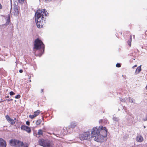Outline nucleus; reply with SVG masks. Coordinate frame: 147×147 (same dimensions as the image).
Wrapping results in <instances>:
<instances>
[{
	"label": "nucleus",
	"instance_id": "f257e3e1",
	"mask_svg": "<svg viewBox=\"0 0 147 147\" xmlns=\"http://www.w3.org/2000/svg\"><path fill=\"white\" fill-rule=\"evenodd\" d=\"M107 129L105 127H96L93 128L91 135V138H94V140L97 142H102L107 136Z\"/></svg>",
	"mask_w": 147,
	"mask_h": 147
},
{
	"label": "nucleus",
	"instance_id": "f03ea898",
	"mask_svg": "<svg viewBox=\"0 0 147 147\" xmlns=\"http://www.w3.org/2000/svg\"><path fill=\"white\" fill-rule=\"evenodd\" d=\"M48 13L45 9L37 10L35 13V21L36 25L39 28H42V27L43 20L45 21L46 18H45L44 16H46Z\"/></svg>",
	"mask_w": 147,
	"mask_h": 147
},
{
	"label": "nucleus",
	"instance_id": "7ed1b4c3",
	"mask_svg": "<svg viewBox=\"0 0 147 147\" xmlns=\"http://www.w3.org/2000/svg\"><path fill=\"white\" fill-rule=\"evenodd\" d=\"M34 45V49L38 50L41 49L42 47L43 48V51H44V45L42 42L38 38H37L35 40Z\"/></svg>",
	"mask_w": 147,
	"mask_h": 147
},
{
	"label": "nucleus",
	"instance_id": "20e7f679",
	"mask_svg": "<svg viewBox=\"0 0 147 147\" xmlns=\"http://www.w3.org/2000/svg\"><path fill=\"white\" fill-rule=\"evenodd\" d=\"M11 145L15 147H20L22 144V142L17 140H11L10 141Z\"/></svg>",
	"mask_w": 147,
	"mask_h": 147
},
{
	"label": "nucleus",
	"instance_id": "39448f33",
	"mask_svg": "<svg viewBox=\"0 0 147 147\" xmlns=\"http://www.w3.org/2000/svg\"><path fill=\"white\" fill-rule=\"evenodd\" d=\"M90 132L87 131L84 133L80 134L79 136V138L81 140H88L90 138H88V137L90 136Z\"/></svg>",
	"mask_w": 147,
	"mask_h": 147
},
{
	"label": "nucleus",
	"instance_id": "423d86ee",
	"mask_svg": "<svg viewBox=\"0 0 147 147\" xmlns=\"http://www.w3.org/2000/svg\"><path fill=\"white\" fill-rule=\"evenodd\" d=\"M21 129L22 130H24L27 131L28 133H30L31 130L30 128L25 125H22L21 126Z\"/></svg>",
	"mask_w": 147,
	"mask_h": 147
},
{
	"label": "nucleus",
	"instance_id": "0eeeda50",
	"mask_svg": "<svg viewBox=\"0 0 147 147\" xmlns=\"http://www.w3.org/2000/svg\"><path fill=\"white\" fill-rule=\"evenodd\" d=\"M5 118L6 120L11 125H13L15 123V122L13 119L11 118L8 115H7L5 116Z\"/></svg>",
	"mask_w": 147,
	"mask_h": 147
},
{
	"label": "nucleus",
	"instance_id": "6e6552de",
	"mask_svg": "<svg viewBox=\"0 0 147 147\" xmlns=\"http://www.w3.org/2000/svg\"><path fill=\"white\" fill-rule=\"evenodd\" d=\"M13 13L16 16L18 15L19 13L18 6L16 4H15L14 5Z\"/></svg>",
	"mask_w": 147,
	"mask_h": 147
},
{
	"label": "nucleus",
	"instance_id": "1a4fd4ad",
	"mask_svg": "<svg viewBox=\"0 0 147 147\" xmlns=\"http://www.w3.org/2000/svg\"><path fill=\"white\" fill-rule=\"evenodd\" d=\"M6 142L2 138H0V147H6Z\"/></svg>",
	"mask_w": 147,
	"mask_h": 147
},
{
	"label": "nucleus",
	"instance_id": "9d476101",
	"mask_svg": "<svg viewBox=\"0 0 147 147\" xmlns=\"http://www.w3.org/2000/svg\"><path fill=\"white\" fill-rule=\"evenodd\" d=\"M136 141L138 142H141L143 140V138L142 136L140 135H139L136 137Z\"/></svg>",
	"mask_w": 147,
	"mask_h": 147
},
{
	"label": "nucleus",
	"instance_id": "9b49d317",
	"mask_svg": "<svg viewBox=\"0 0 147 147\" xmlns=\"http://www.w3.org/2000/svg\"><path fill=\"white\" fill-rule=\"evenodd\" d=\"M141 65L137 67L135 72V74L137 75L139 74L141 70Z\"/></svg>",
	"mask_w": 147,
	"mask_h": 147
},
{
	"label": "nucleus",
	"instance_id": "f8f14e48",
	"mask_svg": "<svg viewBox=\"0 0 147 147\" xmlns=\"http://www.w3.org/2000/svg\"><path fill=\"white\" fill-rule=\"evenodd\" d=\"M43 134V131L42 130L40 129L38 130V134H36L35 136L37 137H39L40 136L39 135H42Z\"/></svg>",
	"mask_w": 147,
	"mask_h": 147
},
{
	"label": "nucleus",
	"instance_id": "ddd939ff",
	"mask_svg": "<svg viewBox=\"0 0 147 147\" xmlns=\"http://www.w3.org/2000/svg\"><path fill=\"white\" fill-rule=\"evenodd\" d=\"M77 126V124L76 123H71L70 125L69 126V127L72 128H75V127H76Z\"/></svg>",
	"mask_w": 147,
	"mask_h": 147
},
{
	"label": "nucleus",
	"instance_id": "4468645a",
	"mask_svg": "<svg viewBox=\"0 0 147 147\" xmlns=\"http://www.w3.org/2000/svg\"><path fill=\"white\" fill-rule=\"evenodd\" d=\"M44 147H51V144L49 142L45 141Z\"/></svg>",
	"mask_w": 147,
	"mask_h": 147
},
{
	"label": "nucleus",
	"instance_id": "2eb2a0df",
	"mask_svg": "<svg viewBox=\"0 0 147 147\" xmlns=\"http://www.w3.org/2000/svg\"><path fill=\"white\" fill-rule=\"evenodd\" d=\"M45 141L42 140H40L39 141V143L41 146H43L44 147L45 145Z\"/></svg>",
	"mask_w": 147,
	"mask_h": 147
},
{
	"label": "nucleus",
	"instance_id": "dca6fc26",
	"mask_svg": "<svg viewBox=\"0 0 147 147\" xmlns=\"http://www.w3.org/2000/svg\"><path fill=\"white\" fill-rule=\"evenodd\" d=\"M22 146H20L21 147H28V144L26 142L24 143L22 142Z\"/></svg>",
	"mask_w": 147,
	"mask_h": 147
},
{
	"label": "nucleus",
	"instance_id": "f3484780",
	"mask_svg": "<svg viewBox=\"0 0 147 147\" xmlns=\"http://www.w3.org/2000/svg\"><path fill=\"white\" fill-rule=\"evenodd\" d=\"M10 22V16H8V18L6 22V25H8L9 24V23Z\"/></svg>",
	"mask_w": 147,
	"mask_h": 147
},
{
	"label": "nucleus",
	"instance_id": "a211bd4d",
	"mask_svg": "<svg viewBox=\"0 0 147 147\" xmlns=\"http://www.w3.org/2000/svg\"><path fill=\"white\" fill-rule=\"evenodd\" d=\"M41 122L42 121L41 119H39L36 122V123L37 125H38L40 124Z\"/></svg>",
	"mask_w": 147,
	"mask_h": 147
},
{
	"label": "nucleus",
	"instance_id": "6ab92c4d",
	"mask_svg": "<svg viewBox=\"0 0 147 147\" xmlns=\"http://www.w3.org/2000/svg\"><path fill=\"white\" fill-rule=\"evenodd\" d=\"M113 119L114 121L116 122L118 121L119 120V119L118 118L115 117H113Z\"/></svg>",
	"mask_w": 147,
	"mask_h": 147
},
{
	"label": "nucleus",
	"instance_id": "aec40b11",
	"mask_svg": "<svg viewBox=\"0 0 147 147\" xmlns=\"http://www.w3.org/2000/svg\"><path fill=\"white\" fill-rule=\"evenodd\" d=\"M36 116V115H35L34 114L33 115H29V117L31 119H32L34 118Z\"/></svg>",
	"mask_w": 147,
	"mask_h": 147
},
{
	"label": "nucleus",
	"instance_id": "412c9836",
	"mask_svg": "<svg viewBox=\"0 0 147 147\" xmlns=\"http://www.w3.org/2000/svg\"><path fill=\"white\" fill-rule=\"evenodd\" d=\"M129 101L130 102L134 103V99L133 98L129 97Z\"/></svg>",
	"mask_w": 147,
	"mask_h": 147
},
{
	"label": "nucleus",
	"instance_id": "4be33fe9",
	"mask_svg": "<svg viewBox=\"0 0 147 147\" xmlns=\"http://www.w3.org/2000/svg\"><path fill=\"white\" fill-rule=\"evenodd\" d=\"M40 111L39 110H37L34 112V114L36 115V116L39 114Z\"/></svg>",
	"mask_w": 147,
	"mask_h": 147
},
{
	"label": "nucleus",
	"instance_id": "5701e85b",
	"mask_svg": "<svg viewBox=\"0 0 147 147\" xmlns=\"http://www.w3.org/2000/svg\"><path fill=\"white\" fill-rule=\"evenodd\" d=\"M120 101L124 102L126 100V98H120Z\"/></svg>",
	"mask_w": 147,
	"mask_h": 147
},
{
	"label": "nucleus",
	"instance_id": "b1692460",
	"mask_svg": "<svg viewBox=\"0 0 147 147\" xmlns=\"http://www.w3.org/2000/svg\"><path fill=\"white\" fill-rule=\"evenodd\" d=\"M131 38H132V36H130V39H131V41H130V42H129L128 43V45L130 47L131 46Z\"/></svg>",
	"mask_w": 147,
	"mask_h": 147
},
{
	"label": "nucleus",
	"instance_id": "393cba45",
	"mask_svg": "<svg viewBox=\"0 0 147 147\" xmlns=\"http://www.w3.org/2000/svg\"><path fill=\"white\" fill-rule=\"evenodd\" d=\"M21 97V96L19 94H18L16 96L15 98H20Z\"/></svg>",
	"mask_w": 147,
	"mask_h": 147
},
{
	"label": "nucleus",
	"instance_id": "a878e982",
	"mask_svg": "<svg viewBox=\"0 0 147 147\" xmlns=\"http://www.w3.org/2000/svg\"><path fill=\"white\" fill-rule=\"evenodd\" d=\"M116 67H121V64L119 63H117L116 65Z\"/></svg>",
	"mask_w": 147,
	"mask_h": 147
},
{
	"label": "nucleus",
	"instance_id": "bb28decb",
	"mask_svg": "<svg viewBox=\"0 0 147 147\" xmlns=\"http://www.w3.org/2000/svg\"><path fill=\"white\" fill-rule=\"evenodd\" d=\"M10 95L11 96L14 95L15 93L13 91H11L9 93Z\"/></svg>",
	"mask_w": 147,
	"mask_h": 147
},
{
	"label": "nucleus",
	"instance_id": "cd10ccee",
	"mask_svg": "<svg viewBox=\"0 0 147 147\" xmlns=\"http://www.w3.org/2000/svg\"><path fill=\"white\" fill-rule=\"evenodd\" d=\"M18 1L20 3H22L24 1V0H18Z\"/></svg>",
	"mask_w": 147,
	"mask_h": 147
},
{
	"label": "nucleus",
	"instance_id": "c85d7f7f",
	"mask_svg": "<svg viewBox=\"0 0 147 147\" xmlns=\"http://www.w3.org/2000/svg\"><path fill=\"white\" fill-rule=\"evenodd\" d=\"M30 123L28 121H27L26 122V124L28 125H30Z\"/></svg>",
	"mask_w": 147,
	"mask_h": 147
},
{
	"label": "nucleus",
	"instance_id": "c756f323",
	"mask_svg": "<svg viewBox=\"0 0 147 147\" xmlns=\"http://www.w3.org/2000/svg\"><path fill=\"white\" fill-rule=\"evenodd\" d=\"M19 72L20 73H22L23 72V71L22 69H20L19 70Z\"/></svg>",
	"mask_w": 147,
	"mask_h": 147
},
{
	"label": "nucleus",
	"instance_id": "7c9ffc66",
	"mask_svg": "<svg viewBox=\"0 0 147 147\" xmlns=\"http://www.w3.org/2000/svg\"><path fill=\"white\" fill-rule=\"evenodd\" d=\"M51 0H45V2H50Z\"/></svg>",
	"mask_w": 147,
	"mask_h": 147
},
{
	"label": "nucleus",
	"instance_id": "2f4dec72",
	"mask_svg": "<svg viewBox=\"0 0 147 147\" xmlns=\"http://www.w3.org/2000/svg\"><path fill=\"white\" fill-rule=\"evenodd\" d=\"M7 100L8 101H10L12 100V99H7Z\"/></svg>",
	"mask_w": 147,
	"mask_h": 147
},
{
	"label": "nucleus",
	"instance_id": "473e14b6",
	"mask_svg": "<svg viewBox=\"0 0 147 147\" xmlns=\"http://www.w3.org/2000/svg\"><path fill=\"white\" fill-rule=\"evenodd\" d=\"M137 67V65H135L134 66H133L132 67H133V68H134V67Z\"/></svg>",
	"mask_w": 147,
	"mask_h": 147
},
{
	"label": "nucleus",
	"instance_id": "72a5a7b5",
	"mask_svg": "<svg viewBox=\"0 0 147 147\" xmlns=\"http://www.w3.org/2000/svg\"><path fill=\"white\" fill-rule=\"evenodd\" d=\"M2 8V6L1 5V4L0 3V9H1Z\"/></svg>",
	"mask_w": 147,
	"mask_h": 147
},
{
	"label": "nucleus",
	"instance_id": "f704fd0d",
	"mask_svg": "<svg viewBox=\"0 0 147 147\" xmlns=\"http://www.w3.org/2000/svg\"><path fill=\"white\" fill-rule=\"evenodd\" d=\"M102 120H100L99 121V122L100 123V122H102Z\"/></svg>",
	"mask_w": 147,
	"mask_h": 147
},
{
	"label": "nucleus",
	"instance_id": "c9c22d12",
	"mask_svg": "<svg viewBox=\"0 0 147 147\" xmlns=\"http://www.w3.org/2000/svg\"><path fill=\"white\" fill-rule=\"evenodd\" d=\"M42 54H39V56L40 57L42 55Z\"/></svg>",
	"mask_w": 147,
	"mask_h": 147
},
{
	"label": "nucleus",
	"instance_id": "e433bc0d",
	"mask_svg": "<svg viewBox=\"0 0 147 147\" xmlns=\"http://www.w3.org/2000/svg\"><path fill=\"white\" fill-rule=\"evenodd\" d=\"M9 96H6V98H9Z\"/></svg>",
	"mask_w": 147,
	"mask_h": 147
},
{
	"label": "nucleus",
	"instance_id": "4c0bfd02",
	"mask_svg": "<svg viewBox=\"0 0 147 147\" xmlns=\"http://www.w3.org/2000/svg\"><path fill=\"white\" fill-rule=\"evenodd\" d=\"M43 89L41 90V92H43Z\"/></svg>",
	"mask_w": 147,
	"mask_h": 147
},
{
	"label": "nucleus",
	"instance_id": "58836bf2",
	"mask_svg": "<svg viewBox=\"0 0 147 147\" xmlns=\"http://www.w3.org/2000/svg\"><path fill=\"white\" fill-rule=\"evenodd\" d=\"M144 128H146V126H144Z\"/></svg>",
	"mask_w": 147,
	"mask_h": 147
},
{
	"label": "nucleus",
	"instance_id": "ea45409f",
	"mask_svg": "<svg viewBox=\"0 0 147 147\" xmlns=\"http://www.w3.org/2000/svg\"><path fill=\"white\" fill-rule=\"evenodd\" d=\"M14 120H16V118H14Z\"/></svg>",
	"mask_w": 147,
	"mask_h": 147
},
{
	"label": "nucleus",
	"instance_id": "a19ab883",
	"mask_svg": "<svg viewBox=\"0 0 147 147\" xmlns=\"http://www.w3.org/2000/svg\"><path fill=\"white\" fill-rule=\"evenodd\" d=\"M11 6H12V5H11Z\"/></svg>",
	"mask_w": 147,
	"mask_h": 147
},
{
	"label": "nucleus",
	"instance_id": "79ce46f5",
	"mask_svg": "<svg viewBox=\"0 0 147 147\" xmlns=\"http://www.w3.org/2000/svg\"><path fill=\"white\" fill-rule=\"evenodd\" d=\"M44 1H45V0H43Z\"/></svg>",
	"mask_w": 147,
	"mask_h": 147
}]
</instances>
